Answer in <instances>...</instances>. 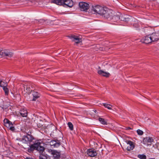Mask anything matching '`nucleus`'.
I'll list each match as a JSON object with an SVG mask.
<instances>
[{
	"mask_svg": "<svg viewBox=\"0 0 159 159\" xmlns=\"http://www.w3.org/2000/svg\"><path fill=\"white\" fill-rule=\"evenodd\" d=\"M92 11L94 12V13L100 15L107 18L112 15L111 11L107 8H104L98 5L93 6Z\"/></svg>",
	"mask_w": 159,
	"mask_h": 159,
	"instance_id": "obj_1",
	"label": "nucleus"
},
{
	"mask_svg": "<svg viewBox=\"0 0 159 159\" xmlns=\"http://www.w3.org/2000/svg\"><path fill=\"white\" fill-rule=\"evenodd\" d=\"M34 149L37 150L40 153H42L44 151L45 148L41 145V143L40 142L37 141L30 146V148L28 149V151L31 152Z\"/></svg>",
	"mask_w": 159,
	"mask_h": 159,
	"instance_id": "obj_2",
	"label": "nucleus"
},
{
	"mask_svg": "<svg viewBox=\"0 0 159 159\" xmlns=\"http://www.w3.org/2000/svg\"><path fill=\"white\" fill-rule=\"evenodd\" d=\"M14 55L13 53L9 52L7 49L3 50H1L0 57H11Z\"/></svg>",
	"mask_w": 159,
	"mask_h": 159,
	"instance_id": "obj_3",
	"label": "nucleus"
},
{
	"mask_svg": "<svg viewBox=\"0 0 159 159\" xmlns=\"http://www.w3.org/2000/svg\"><path fill=\"white\" fill-rule=\"evenodd\" d=\"M33 139V137L30 134H28L23 137L21 141L24 143L26 144L31 142Z\"/></svg>",
	"mask_w": 159,
	"mask_h": 159,
	"instance_id": "obj_4",
	"label": "nucleus"
},
{
	"mask_svg": "<svg viewBox=\"0 0 159 159\" xmlns=\"http://www.w3.org/2000/svg\"><path fill=\"white\" fill-rule=\"evenodd\" d=\"M79 5L80 9L81 11H87L89 8V4L84 2H80Z\"/></svg>",
	"mask_w": 159,
	"mask_h": 159,
	"instance_id": "obj_5",
	"label": "nucleus"
},
{
	"mask_svg": "<svg viewBox=\"0 0 159 159\" xmlns=\"http://www.w3.org/2000/svg\"><path fill=\"white\" fill-rule=\"evenodd\" d=\"M153 142V139L152 137H146L143 139V143L147 146L151 145Z\"/></svg>",
	"mask_w": 159,
	"mask_h": 159,
	"instance_id": "obj_6",
	"label": "nucleus"
},
{
	"mask_svg": "<svg viewBox=\"0 0 159 159\" xmlns=\"http://www.w3.org/2000/svg\"><path fill=\"white\" fill-rule=\"evenodd\" d=\"M5 125L7 127L9 128L11 130H14L15 129L14 127L13 126L11 122L7 119H5L4 120Z\"/></svg>",
	"mask_w": 159,
	"mask_h": 159,
	"instance_id": "obj_7",
	"label": "nucleus"
},
{
	"mask_svg": "<svg viewBox=\"0 0 159 159\" xmlns=\"http://www.w3.org/2000/svg\"><path fill=\"white\" fill-rule=\"evenodd\" d=\"M152 42L157 41L159 40V32L153 33L150 34Z\"/></svg>",
	"mask_w": 159,
	"mask_h": 159,
	"instance_id": "obj_8",
	"label": "nucleus"
},
{
	"mask_svg": "<svg viewBox=\"0 0 159 159\" xmlns=\"http://www.w3.org/2000/svg\"><path fill=\"white\" fill-rule=\"evenodd\" d=\"M150 34L148 35L143 38L141 40V41L142 43H144L146 44L150 43L152 42Z\"/></svg>",
	"mask_w": 159,
	"mask_h": 159,
	"instance_id": "obj_9",
	"label": "nucleus"
},
{
	"mask_svg": "<svg viewBox=\"0 0 159 159\" xmlns=\"http://www.w3.org/2000/svg\"><path fill=\"white\" fill-rule=\"evenodd\" d=\"M126 142L127 143V150L128 151L132 150L134 148V145L133 142L130 141H126Z\"/></svg>",
	"mask_w": 159,
	"mask_h": 159,
	"instance_id": "obj_10",
	"label": "nucleus"
},
{
	"mask_svg": "<svg viewBox=\"0 0 159 159\" xmlns=\"http://www.w3.org/2000/svg\"><path fill=\"white\" fill-rule=\"evenodd\" d=\"M51 153L53 155V157L54 159H58L60 156L61 154L60 152H57L56 150H51Z\"/></svg>",
	"mask_w": 159,
	"mask_h": 159,
	"instance_id": "obj_11",
	"label": "nucleus"
},
{
	"mask_svg": "<svg viewBox=\"0 0 159 159\" xmlns=\"http://www.w3.org/2000/svg\"><path fill=\"white\" fill-rule=\"evenodd\" d=\"M131 16L126 15H123L120 13V20H121L128 22L130 19Z\"/></svg>",
	"mask_w": 159,
	"mask_h": 159,
	"instance_id": "obj_12",
	"label": "nucleus"
},
{
	"mask_svg": "<svg viewBox=\"0 0 159 159\" xmlns=\"http://www.w3.org/2000/svg\"><path fill=\"white\" fill-rule=\"evenodd\" d=\"M87 153L89 156L91 157H94L97 154L96 150L93 149H90L88 150L87 151Z\"/></svg>",
	"mask_w": 159,
	"mask_h": 159,
	"instance_id": "obj_13",
	"label": "nucleus"
},
{
	"mask_svg": "<svg viewBox=\"0 0 159 159\" xmlns=\"http://www.w3.org/2000/svg\"><path fill=\"white\" fill-rule=\"evenodd\" d=\"M63 6L65 7L66 6L71 7L73 5V2L72 0H64Z\"/></svg>",
	"mask_w": 159,
	"mask_h": 159,
	"instance_id": "obj_14",
	"label": "nucleus"
},
{
	"mask_svg": "<svg viewBox=\"0 0 159 159\" xmlns=\"http://www.w3.org/2000/svg\"><path fill=\"white\" fill-rule=\"evenodd\" d=\"M50 144L52 146H53L54 147H58L60 145V142L58 140H52L50 142Z\"/></svg>",
	"mask_w": 159,
	"mask_h": 159,
	"instance_id": "obj_15",
	"label": "nucleus"
},
{
	"mask_svg": "<svg viewBox=\"0 0 159 159\" xmlns=\"http://www.w3.org/2000/svg\"><path fill=\"white\" fill-rule=\"evenodd\" d=\"M98 73L100 75L106 77H108L110 75V74L109 73L105 72L101 70L98 71Z\"/></svg>",
	"mask_w": 159,
	"mask_h": 159,
	"instance_id": "obj_16",
	"label": "nucleus"
},
{
	"mask_svg": "<svg viewBox=\"0 0 159 159\" xmlns=\"http://www.w3.org/2000/svg\"><path fill=\"white\" fill-rule=\"evenodd\" d=\"M21 115L23 117H26L27 115V110L25 109L21 108L20 111Z\"/></svg>",
	"mask_w": 159,
	"mask_h": 159,
	"instance_id": "obj_17",
	"label": "nucleus"
},
{
	"mask_svg": "<svg viewBox=\"0 0 159 159\" xmlns=\"http://www.w3.org/2000/svg\"><path fill=\"white\" fill-rule=\"evenodd\" d=\"M64 2V0H52L51 1L52 3L61 6H63Z\"/></svg>",
	"mask_w": 159,
	"mask_h": 159,
	"instance_id": "obj_18",
	"label": "nucleus"
},
{
	"mask_svg": "<svg viewBox=\"0 0 159 159\" xmlns=\"http://www.w3.org/2000/svg\"><path fill=\"white\" fill-rule=\"evenodd\" d=\"M67 37L71 39L72 41H75L76 40H78V38L79 37L77 36L74 35H68L67 36Z\"/></svg>",
	"mask_w": 159,
	"mask_h": 159,
	"instance_id": "obj_19",
	"label": "nucleus"
},
{
	"mask_svg": "<svg viewBox=\"0 0 159 159\" xmlns=\"http://www.w3.org/2000/svg\"><path fill=\"white\" fill-rule=\"evenodd\" d=\"M33 98L32 101H35L40 97V95L37 92H34L33 93Z\"/></svg>",
	"mask_w": 159,
	"mask_h": 159,
	"instance_id": "obj_20",
	"label": "nucleus"
},
{
	"mask_svg": "<svg viewBox=\"0 0 159 159\" xmlns=\"http://www.w3.org/2000/svg\"><path fill=\"white\" fill-rule=\"evenodd\" d=\"M39 120L38 118L35 117L34 118H33L32 119V121L33 122V123L34 124V125H36L37 126L39 127L40 125L39 124Z\"/></svg>",
	"mask_w": 159,
	"mask_h": 159,
	"instance_id": "obj_21",
	"label": "nucleus"
},
{
	"mask_svg": "<svg viewBox=\"0 0 159 159\" xmlns=\"http://www.w3.org/2000/svg\"><path fill=\"white\" fill-rule=\"evenodd\" d=\"M112 19L114 20H116V21L120 20V13H118L116 15L113 16Z\"/></svg>",
	"mask_w": 159,
	"mask_h": 159,
	"instance_id": "obj_22",
	"label": "nucleus"
},
{
	"mask_svg": "<svg viewBox=\"0 0 159 159\" xmlns=\"http://www.w3.org/2000/svg\"><path fill=\"white\" fill-rule=\"evenodd\" d=\"M99 121L103 125H107V123L106 121L104 119L102 118H99L98 119Z\"/></svg>",
	"mask_w": 159,
	"mask_h": 159,
	"instance_id": "obj_23",
	"label": "nucleus"
},
{
	"mask_svg": "<svg viewBox=\"0 0 159 159\" xmlns=\"http://www.w3.org/2000/svg\"><path fill=\"white\" fill-rule=\"evenodd\" d=\"M7 83H5L2 81H0V86L2 87V88H4L5 86H7Z\"/></svg>",
	"mask_w": 159,
	"mask_h": 159,
	"instance_id": "obj_24",
	"label": "nucleus"
},
{
	"mask_svg": "<svg viewBox=\"0 0 159 159\" xmlns=\"http://www.w3.org/2000/svg\"><path fill=\"white\" fill-rule=\"evenodd\" d=\"M103 105L106 108H107L108 109H111V107H112V106L108 104H106V103H103Z\"/></svg>",
	"mask_w": 159,
	"mask_h": 159,
	"instance_id": "obj_25",
	"label": "nucleus"
},
{
	"mask_svg": "<svg viewBox=\"0 0 159 159\" xmlns=\"http://www.w3.org/2000/svg\"><path fill=\"white\" fill-rule=\"evenodd\" d=\"M3 89L5 92V95H8L9 93V90L7 88V86L4 87L3 88Z\"/></svg>",
	"mask_w": 159,
	"mask_h": 159,
	"instance_id": "obj_26",
	"label": "nucleus"
},
{
	"mask_svg": "<svg viewBox=\"0 0 159 159\" xmlns=\"http://www.w3.org/2000/svg\"><path fill=\"white\" fill-rule=\"evenodd\" d=\"M39 159H47V156L42 154H40L39 157Z\"/></svg>",
	"mask_w": 159,
	"mask_h": 159,
	"instance_id": "obj_27",
	"label": "nucleus"
},
{
	"mask_svg": "<svg viewBox=\"0 0 159 159\" xmlns=\"http://www.w3.org/2000/svg\"><path fill=\"white\" fill-rule=\"evenodd\" d=\"M138 157L141 159H146V156L144 154L139 155L138 156Z\"/></svg>",
	"mask_w": 159,
	"mask_h": 159,
	"instance_id": "obj_28",
	"label": "nucleus"
},
{
	"mask_svg": "<svg viewBox=\"0 0 159 159\" xmlns=\"http://www.w3.org/2000/svg\"><path fill=\"white\" fill-rule=\"evenodd\" d=\"M68 125L70 129L71 130H73V126L72 123L69 122L68 123Z\"/></svg>",
	"mask_w": 159,
	"mask_h": 159,
	"instance_id": "obj_29",
	"label": "nucleus"
},
{
	"mask_svg": "<svg viewBox=\"0 0 159 159\" xmlns=\"http://www.w3.org/2000/svg\"><path fill=\"white\" fill-rule=\"evenodd\" d=\"M137 132L138 134L139 135H142L143 134V132L139 129L137 130Z\"/></svg>",
	"mask_w": 159,
	"mask_h": 159,
	"instance_id": "obj_30",
	"label": "nucleus"
},
{
	"mask_svg": "<svg viewBox=\"0 0 159 159\" xmlns=\"http://www.w3.org/2000/svg\"><path fill=\"white\" fill-rule=\"evenodd\" d=\"M81 41V39H80L79 37L78 38V40H76L75 42V43L76 44H78Z\"/></svg>",
	"mask_w": 159,
	"mask_h": 159,
	"instance_id": "obj_31",
	"label": "nucleus"
},
{
	"mask_svg": "<svg viewBox=\"0 0 159 159\" xmlns=\"http://www.w3.org/2000/svg\"><path fill=\"white\" fill-rule=\"evenodd\" d=\"M39 23H46L45 21L43 20V19L40 20L39 21Z\"/></svg>",
	"mask_w": 159,
	"mask_h": 159,
	"instance_id": "obj_32",
	"label": "nucleus"
},
{
	"mask_svg": "<svg viewBox=\"0 0 159 159\" xmlns=\"http://www.w3.org/2000/svg\"><path fill=\"white\" fill-rule=\"evenodd\" d=\"M25 159H33L30 158L26 157Z\"/></svg>",
	"mask_w": 159,
	"mask_h": 159,
	"instance_id": "obj_33",
	"label": "nucleus"
},
{
	"mask_svg": "<svg viewBox=\"0 0 159 159\" xmlns=\"http://www.w3.org/2000/svg\"><path fill=\"white\" fill-rule=\"evenodd\" d=\"M131 129V128L129 127H128V129Z\"/></svg>",
	"mask_w": 159,
	"mask_h": 159,
	"instance_id": "obj_34",
	"label": "nucleus"
}]
</instances>
